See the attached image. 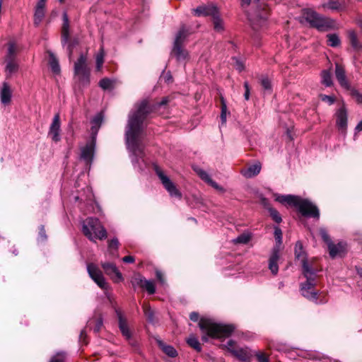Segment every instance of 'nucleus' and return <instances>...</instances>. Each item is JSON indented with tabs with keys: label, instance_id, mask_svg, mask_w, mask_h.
Wrapping results in <instances>:
<instances>
[{
	"label": "nucleus",
	"instance_id": "1",
	"mask_svg": "<svg viewBox=\"0 0 362 362\" xmlns=\"http://www.w3.org/2000/svg\"><path fill=\"white\" fill-rule=\"evenodd\" d=\"M155 110L148 98L134 104V110L128 116L125 136H139L144 131V122Z\"/></svg>",
	"mask_w": 362,
	"mask_h": 362
},
{
	"label": "nucleus",
	"instance_id": "2",
	"mask_svg": "<svg viewBox=\"0 0 362 362\" xmlns=\"http://www.w3.org/2000/svg\"><path fill=\"white\" fill-rule=\"evenodd\" d=\"M275 201L290 207H294L305 218H313L317 221L320 219L319 208L308 199L294 194H279L276 196Z\"/></svg>",
	"mask_w": 362,
	"mask_h": 362
},
{
	"label": "nucleus",
	"instance_id": "3",
	"mask_svg": "<svg viewBox=\"0 0 362 362\" xmlns=\"http://www.w3.org/2000/svg\"><path fill=\"white\" fill-rule=\"evenodd\" d=\"M199 327L205 334L202 337L203 342L209 341V337L214 339L228 338L235 329L233 324H223L214 322L209 318H201Z\"/></svg>",
	"mask_w": 362,
	"mask_h": 362
},
{
	"label": "nucleus",
	"instance_id": "4",
	"mask_svg": "<svg viewBox=\"0 0 362 362\" xmlns=\"http://www.w3.org/2000/svg\"><path fill=\"white\" fill-rule=\"evenodd\" d=\"M302 274L306 279L305 282L300 284L302 296L316 304L326 303L327 300L325 297L320 298L319 292L314 289L317 284V271L305 263V267H302Z\"/></svg>",
	"mask_w": 362,
	"mask_h": 362
},
{
	"label": "nucleus",
	"instance_id": "5",
	"mask_svg": "<svg viewBox=\"0 0 362 362\" xmlns=\"http://www.w3.org/2000/svg\"><path fill=\"white\" fill-rule=\"evenodd\" d=\"M303 13L310 26L319 32H327L337 28L334 19L324 16L312 8H304Z\"/></svg>",
	"mask_w": 362,
	"mask_h": 362
},
{
	"label": "nucleus",
	"instance_id": "6",
	"mask_svg": "<svg viewBox=\"0 0 362 362\" xmlns=\"http://www.w3.org/2000/svg\"><path fill=\"white\" fill-rule=\"evenodd\" d=\"M129 149L130 151L131 162L138 172H143L144 170V147L141 145L139 136H125Z\"/></svg>",
	"mask_w": 362,
	"mask_h": 362
},
{
	"label": "nucleus",
	"instance_id": "7",
	"mask_svg": "<svg viewBox=\"0 0 362 362\" xmlns=\"http://www.w3.org/2000/svg\"><path fill=\"white\" fill-rule=\"evenodd\" d=\"M82 232L90 241L95 243V240H105L107 238V232L98 218L88 217L86 219V223L83 224Z\"/></svg>",
	"mask_w": 362,
	"mask_h": 362
},
{
	"label": "nucleus",
	"instance_id": "8",
	"mask_svg": "<svg viewBox=\"0 0 362 362\" xmlns=\"http://www.w3.org/2000/svg\"><path fill=\"white\" fill-rule=\"evenodd\" d=\"M74 74L77 76L78 81L81 86L87 87L90 85V69L87 64V57L83 53H81L74 63Z\"/></svg>",
	"mask_w": 362,
	"mask_h": 362
},
{
	"label": "nucleus",
	"instance_id": "9",
	"mask_svg": "<svg viewBox=\"0 0 362 362\" xmlns=\"http://www.w3.org/2000/svg\"><path fill=\"white\" fill-rule=\"evenodd\" d=\"M63 25L62 28L61 42L63 47L66 45L69 59L72 57L74 49L78 45L79 40L77 37L69 39V21L67 13L64 11L62 15Z\"/></svg>",
	"mask_w": 362,
	"mask_h": 362
},
{
	"label": "nucleus",
	"instance_id": "10",
	"mask_svg": "<svg viewBox=\"0 0 362 362\" xmlns=\"http://www.w3.org/2000/svg\"><path fill=\"white\" fill-rule=\"evenodd\" d=\"M153 168L155 173L161 180V182L163 185L165 189L168 192L170 195L180 199L182 198V193L177 189L175 185L166 175L164 174L163 170L156 163H153Z\"/></svg>",
	"mask_w": 362,
	"mask_h": 362
},
{
	"label": "nucleus",
	"instance_id": "11",
	"mask_svg": "<svg viewBox=\"0 0 362 362\" xmlns=\"http://www.w3.org/2000/svg\"><path fill=\"white\" fill-rule=\"evenodd\" d=\"M131 284L134 290L139 287L146 290L149 294L156 293V286L154 282L151 280H147L139 273L134 274L131 279Z\"/></svg>",
	"mask_w": 362,
	"mask_h": 362
},
{
	"label": "nucleus",
	"instance_id": "12",
	"mask_svg": "<svg viewBox=\"0 0 362 362\" xmlns=\"http://www.w3.org/2000/svg\"><path fill=\"white\" fill-rule=\"evenodd\" d=\"M96 146V137L91 136L90 141H88L85 146L81 149L80 158L85 161L87 165H90L93 161Z\"/></svg>",
	"mask_w": 362,
	"mask_h": 362
},
{
	"label": "nucleus",
	"instance_id": "13",
	"mask_svg": "<svg viewBox=\"0 0 362 362\" xmlns=\"http://www.w3.org/2000/svg\"><path fill=\"white\" fill-rule=\"evenodd\" d=\"M87 271L90 277L100 288L107 290L109 288L108 284L103 276L102 272L95 264H88Z\"/></svg>",
	"mask_w": 362,
	"mask_h": 362
},
{
	"label": "nucleus",
	"instance_id": "14",
	"mask_svg": "<svg viewBox=\"0 0 362 362\" xmlns=\"http://www.w3.org/2000/svg\"><path fill=\"white\" fill-rule=\"evenodd\" d=\"M335 116L336 127L341 134L345 135L348 126V111L344 103L337 110Z\"/></svg>",
	"mask_w": 362,
	"mask_h": 362
},
{
	"label": "nucleus",
	"instance_id": "15",
	"mask_svg": "<svg viewBox=\"0 0 362 362\" xmlns=\"http://www.w3.org/2000/svg\"><path fill=\"white\" fill-rule=\"evenodd\" d=\"M219 8L213 3L202 4L192 9V13L197 17H211L215 16L219 13Z\"/></svg>",
	"mask_w": 362,
	"mask_h": 362
},
{
	"label": "nucleus",
	"instance_id": "16",
	"mask_svg": "<svg viewBox=\"0 0 362 362\" xmlns=\"http://www.w3.org/2000/svg\"><path fill=\"white\" fill-rule=\"evenodd\" d=\"M101 267L105 273L110 277L115 283H119L124 280L122 273L116 264L110 262H101Z\"/></svg>",
	"mask_w": 362,
	"mask_h": 362
},
{
	"label": "nucleus",
	"instance_id": "17",
	"mask_svg": "<svg viewBox=\"0 0 362 362\" xmlns=\"http://www.w3.org/2000/svg\"><path fill=\"white\" fill-rule=\"evenodd\" d=\"M61 122L59 113H57L52 119L48 131V136L51 137L52 141L58 143L61 141Z\"/></svg>",
	"mask_w": 362,
	"mask_h": 362
},
{
	"label": "nucleus",
	"instance_id": "18",
	"mask_svg": "<svg viewBox=\"0 0 362 362\" xmlns=\"http://www.w3.org/2000/svg\"><path fill=\"white\" fill-rule=\"evenodd\" d=\"M115 313L118 319V327L122 336L127 339L130 340L132 332L129 328L127 319L123 315L119 309L115 308Z\"/></svg>",
	"mask_w": 362,
	"mask_h": 362
},
{
	"label": "nucleus",
	"instance_id": "19",
	"mask_svg": "<svg viewBox=\"0 0 362 362\" xmlns=\"http://www.w3.org/2000/svg\"><path fill=\"white\" fill-rule=\"evenodd\" d=\"M279 258V248L278 245H276L272 249L268 265L269 269L274 276H276L279 272L278 261Z\"/></svg>",
	"mask_w": 362,
	"mask_h": 362
},
{
	"label": "nucleus",
	"instance_id": "20",
	"mask_svg": "<svg viewBox=\"0 0 362 362\" xmlns=\"http://www.w3.org/2000/svg\"><path fill=\"white\" fill-rule=\"evenodd\" d=\"M334 74L337 81L343 88L345 90L351 88V85L347 80L346 71L343 66L339 63H335Z\"/></svg>",
	"mask_w": 362,
	"mask_h": 362
},
{
	"label": "nucleus",
	"instance_id": "21",
	"mask_svg": "<svg viewBox=\"0 0 362 362\" xmlns=\"http://www.w3.org/2000/svg\"><path fill=\"white\" fill-rule=\"evenodd\" d=\"M170 55L174 56L177 62H182L189 58V52L184 46L178 45L177 42H173Z\"/></svg>",
	"mask_w": 362,
	"mask_h": 362
},
{
	"label": "nucleus",
	"instance_id": "22",
	"mask_svg": "<svg viewBox=\"0 0 362 362\" xmlns=\"http://www.w3.org/2000/svg\"><path fill=\"white\" fill-rule=\"evenodd\" d=\"M294 255L296 259L301 261L302 267H305V263H306V265H310L308 259V254L300 240H298L295 244Z\"/></svg>",
	"mask_w": 362,
	"mask_h": 362
},
{
	"label": "nucleus",
	"instance_id": "23",
	"mask_svg": "<svg viewBox=\"0 0 362 362\" xmlns=\"http://www.w3.org/2000/svg\"><path fill=\"white\" fill-rule=\"evenodd\" d=\"M346 244L344 242H339L337 244L332 243L329 245L328 249L331 258L344 256L346 252Z\"/></svg>",
	"mask_w": 362,
	"mask_h": 362
},
{
	"label": "nucleus",
	"instance_id": "24",
	"mask_svg": "<svg viewBox=\"0 0 362 362\" xmlns=\"http://www.w3.org/2000/svg\"><path fill=\"white\" fill-rule=\"evenodd\" d=\"M228 351L240 361L250 362L251 361L252 355L247 349L240 348L235 349L228 348Z\"/></svg>",
	"mask_w": 362,
	"mask_h": 362
},
{
	"label": "nucleus",
	"instance_id": "25",
	"mask_svg": "<svg viewBox=\"0 0 362 362\" xmlns=\"http://www.w3.org/2000/svg\"><path fill=\"white\" fill-rule=\"evenodd\" d=\"M12 92L9 84L6 82L2 83L0 91L1 102L4 105H8L11 101Z\"/></svg>",
	"mask_w": 362,
	"mask_h": 362
},
{
	"label": "nucleus",
	"instance_id": "26",
	"mask_svg": "<svg viewBox=\"0 0 362 362\" xmlns=\"http://www.w3.org/2000/svg\"><path fill=\"white\" fill-rule=\"evenodd\" d=\"M143 309L146 320L149 324L156 325L158 323V318L156 316V313L149 305L144 304L143 305Z\"/></svg>",
	"mask_w": 362,
	"mask_h": 362
},
{
	"label": "nucleus",
	"instance_id": "27",
	"mask_svg": "<svg viewBox=\"0 0 362 362\" xmlns=\"http://www.w3.org/2000/svg\"><path fill=\"white\" fill-rule=\"evenodd\" d=\"M103 326V317L102 315H99L97 317L90 319L87 322V327L93 329L95 333H98Z\"/></svg>",
	"mask_w": 362,
	"mask_h": 362
},
{
	"label": "nucleus",
	"instance_id": "28",
	"mask_svg": "<svg viewBox=\"0 0 362 362\" xmlns=\"http://www.w3.org/2000/svg\"><path fill=\"white\" fill-rule=\"evenodd\" d=\"M261 168L260 163H255L250 165L247 168L243 170L241 173L244 177L251 178L255 177L259 173Z\"/></svg>",
	"mask_w": 362,
	"mask_h": 362
},
{
	"label": "nucleus",
	"instance_id": "29",
	"mask_svg": "<svg viewBox=\"0 0 362 362\" xmlns=\"http://www.w3.org/2000/svg\"><path fill=\"white\" fill-rule=\"evenodd\" d=\"M119 242L117 238L115 237L107 242V250L109 255L113 258H117Z\"/></svg>",
	"mask_w": 362,
	"mask_h": 362
},
{
	"label": "nucleus",
	"instance_id": "30",
	"mask_svg": "<svg viewBox=\"0 0 362 362\" xmlns=\"http://www.w3.org/2000/svg\"><path fill=\"white\" fill-rule=\"evenodd\" d=\"M47 53L49 54V65L52 71L54 74H59L61 72V68L57 57L50 50L48 51Z\"/></svg>",
	"mask_w": 362,
	"mask_h": 362
},
{
	"label": "nucleus",
	"instance_id": "31",
	"mask_svg": "<svg viewBox=\"0 0 362 362\" xmlns=\"http://www.w3.org/2000/svg\"><path fill=\"white\" fill-rule=\"evenodd\" d=\"M157 342L158 346L170 358H175L176 356H177L178 353L177 350L174 348V346H173L172 345H168L161 340H158Z\"/></svg>",
	"mask_w": 362,
	"mask_h": 362
},
{
	"label": "nucleus",
	"instance_id": "32",
	"mask_svg": "<svg viewBox=\"0 0 362 362\" xmlns=\"http://www.w3.org/2000/svg\"><path fill=\"white\" fill-rule=\"evenodd\" d=\"M103 112H98L97 113L93 118L91 119V131H92V135H95L96 136V134H98V131L99 128L100 127L103 121Z\"/></svg>",
	"mask_w": 362,
	"mask_h": 362
},
{
	"label": "nucleus",
	"instance_id": "33",
	"mask_svg": "<svg viewBox=\"0 0 362 362\" xmlns=\"http://www.w3.org/2000/svg\"><path fill=\"white\" fill-rule=\"evenodd\" d=\"M321 83L325 87H331L334 85L331 69H323L320 73Z\"/></svg>",
	"mask_w": 362,
	"mask_h": 362
},
{
	"label": "nucleus",
	"instance_id": "34",
	"mask_svg": "<svg viewBox=\"0 0 362 362\" xmlns=\"http://www.w3.org/2000/svg\"><path fill=\"white\" fill-rule=\"evenodd\" d=\"M188 30L185 25H182L175 35L174 42H177L178 45L184 46V42L188 37Z\"/></svg>",
	"mask_w": 362,
	"mask_h": 362
},
{
	"label": "nucleus",
	"instance_id": "35",
	"mask_svg": "<svg viewBox=\"0 0 362 362\" xmlns=\"http://www.w3.org/2000/svg\"><path fill=\"white\" fill-rule=\"evenodd\" d=\"M186 343L192 349H194L197 352L202 351V346L198 338L194 334H191L189 337L186 339Z\"/></svg>",
	"mask_w": 362,
	"mask_h": 362
},
{
	"label": "nucleus",
	"instance_id": "36",
	"mask_svg": "<svg viewBox=\"0 0 362 362\" xmlns=\"http://www.w3.org/2000/svg\"><path fill=\"white\" fill-rule=\"evenodd\" d=\"M349 39L350 45L354 50L358 51L362 49V44L358 40L357 35L354 31L349 32Z\"/></svg>",
	"mask_w": 362,
	"mask_h": 362
},
{
	"label": "nucleus",
	"instance_id": "37",
	"mask_svg": "<svg viewBox=\"0 0 362 362\" xmlns=\"http://www.w3.org/2000/svg\"><path fill=\"white\" fill-rule=\"evenodd\" d=\"M45 16V9L35 8L33 16V24L38 27Z\"/></svg>",
	"mask_w": 362,
	"mask_h": 362
},
{
	"label": "nucleus",
	"instance_id": "38",
	"mask_svg": "<svg viewBox=\"0 0 362 362\" xmlns=\"http://www.w3.org/2000/svg\"><path fill=\"white\" fill-rule=\"evenodd\" d=\"M327 45L332 47H337L341 45V40L336 33H329L327 35Z\"/></svg>",
	"mask_w": 362,
	"mask_h": 362
},
{
	"label": "nucleus",
	"instance_id": "39",
	"mask_svg": "<svg viewBox=\"0 0 362 362\" xmlns=\"http://www.w3.org/2000/svg\"><path fill=\"white\" fill-rule=\"evenodd\" d=\"M214 23V29L217 32H221L224 30L223 22L221 18L220 12L218 13L215 16L212 18Z\"/></svg>",
	"mask_w": 362,
	"mask_h": 362
},
{
	"label": "nucleus",
	"instance_id": "40",
	"mask_svg": "<svg viewBox=\"0 0 362 362\" xmlns=\"http://www.w3.org/2000/svg\"><path fill=\"white\" fill-rule=\"evenodd\" d=\"M67 354L65 351H61L57 352L49 359V362H66Z\"/></svg>",
	"mask_w": 362,
	"mask_h": 362
},
{
	"label": "nucleus",
	"instance_id": "41",
	"mask_svg": "<svg viewBox=\"0 0 362 362\" xmlns=\"http://www.w3.org/2000/svg\"><path fill=\"white\" fill-rule=\"evenodd\" d=\"M267 211L269 213V216L272 218V220L276 223H280L282 222V218L279 212L274 207L269 206L267 208Z\"/></svg>",
	"mask_w": 362,
	"mask_h": 362
},
{
	"label": "nucleus",
	"instance_id": "42",
	"mask_svg": "<svg viewBox=\"0 0 362 362\" xmlns=\"http://www.w3.org/2000/svg\"><path fill=\"white\" fill-rule=\"evenodd\" d=\"M260 84L264 90L272 93V84L270 78L267 76H262L260 78Z\"/></svg>",
	"mask_w": 362,
	"mask_h": 362
},
{
	"label": "nucleus",
	"instance_id": "43",
	"mask_svg": "<svg viewBox=\"0 0 362 362\" xmlns=\"http://www.w3.org/2000/svg\"><path fill=\"white\" fill-rule=\"evenodd\" d=\"M221 120L222 124H225L226 122V114H227V105L225 98L221 96Z\"/></svg>",
	"mask_w": 362,
	"mask_h": 362
},
{
	"label": "nucleus",
	"instance_id": "44",
	"mask_svg": "<svg viewBox=\"0 0 362 362\" xmlns=\"http://www.w3.org/2000/svg\"><path fill=\"white\" fill-rule=\"evenodd\" d=\"M322 7L328 8L332 11H339L341 9V4L337 1H329L327 3L322 4Z\"/></svg>",
	"mask_w": 362,
	"mask_h": 362
},
{
	"label": "nucleus",
	"instance_id": "45",
	"mask_svg": "<svg viewBox=\"0 0 362 362\" xmlns=\"http://www.w3.org/2000/svg\"><path fill=\"white\" fill-rule=\"evenodd\" d=\"M346 90L349 91L350 95L356 100L357 103L362 104V94L358 90L351 86V88Z\"/></svg>",
	"mask_w": 362,
	"mask_h": 362
},
{
	"label": "nucleus",
	"instance_id": "46",
	"mask_svg": "<svg viewBox=\"0 0 362 362\" xmlns=\"http://www.w3.org/2000/svg\"><path fill=\"white\" fill-rule=\"evenodd\" d=\"M113 81L109 78H103L99 81V86L103 90H109L112 88Z\"/></svg>",
	"mask_w": 362,
	"mask_h": 362
},
{
	"label": "nucleus",
	"instance_id": "47",
	"mask_svg": "<svg viewBox=\"0 0 362 362\" xmlns=\"http://www.w3.org/2000/svg\"><path fill=\"white\" fill-rule=\"evenodd\" d=\"M104 63V51L103 49L101 48L100 52L98 53L96 56V71H100L102 68V66Z\"/></svg>",
	"mask_w": 362,
	"mask_h": 362
},
{
	"label": "nucleus",
	"instance_id": "48",
	"mask_svg": "<svg viewBox=\"0 0 362 362\" xmlns=\"http://www.w3.org/2000/svg\"><path fill=\"white\" fill-rule=\"evenodd\" d=\"M320 235L322 240L327 245V247L333 243L329 235L325 228H321L320 230Z\"/></svg>",
	"mask_w": 362,
	"mask_h": 362
},
{
	"label": "nucleus",
	"instance_id": "49",
	"mask_svg": "<svg viewBox=\"0 0 362 362\" xmlns=\"http://www.w3.org/2000/svg\"><path fill=\"white\" fill-rule=\"evenodd\" d=\"M274 238L277 245H280L282 243V230L278 226H274Z\"/></svg>",
	"mask_w": 362,
	"mask_h": 362
},
{
	"label": "nucleus",
	"instance_id": "50",
	"mask_svg": "<svg viewBox=\"0 0 362 362\" xmlns=\"http://www.w3.org/2000/svg\"><path fill=\"white\" fill-rule=\"evenodd\" d=\"M47 240V235L44 225H40L39 227V233L37 236V241L45 242Z\"/></svg>",
	"mask_w": 362,
	"mask_h": 362
},
{
	"label": "nucleus",
	"instance_id": "51",
	"mask_svg": "<svg viewBox=\"0 0 362 362\" xmlns=\"http://www.w3.org/2000/svg\"><path fill=\"white\" fill-rule=\"evenodd\" d=\"M169 103V98L168 97H163L160 102L151 103L153 109L155 110V112L158 111V110L164 105H166Z\"/></svg>",
	"mask_w": 362,
	"mask_h": 362
},
{
	"label": "nucleus",
	"instance_id": "52",
	"mask_svg": "<svg viewBox=\"0 0 362 362\" xmlns=\"http://www.w3.org/2000/svg\"><path fill=\"white\" fill-rule=\"evenodd\" d=\"M320 98L322 101L327 103L329 105H333L336 101V98L334 95L320 94Z\"/></svg>",
	"mask_w": 362,
	"mask_h": 362
},
{
	"label": "nucleus",
	"instance_id": "53",
	"mask_svg": "<svg viewBox=\"0 0 362 362\" xmlns=\"http://www.w3.org/2000/svg\"><path fill=\"white\" fill-rule=\"evenodd\" d=\"M232 60L235 62V68L239 72H242L245 69L243 62L237 57H233Z\"/></svg>",
	"mask_w": 362,
	"mask_h": 362
},
{
	"label": "nucleus",
	"instance_id": "54",
	"mask_svg": "<svg viewBox=\"0 0 362 362\" xmlns=\"http://www.w3.org/2000/svg\"><path fill=\"white\" fill-rule=\"evenodd\" d=\"M18 65L13 62V61H9L7 62L6 66V71L8 72L10 74L18 70Z\"/></svg>",
	"mask_w": 362,
	"mask_h": 362
},
{
	"label": "nucleus",
	"instance_id": "55",
	"mask_svg": "<svg viewBox=\"0 0 362 362\" xmlns=\"http://www.w3.org/2000/svg\"><path fill=\"white\" fill-rule=\"evenodd\" d=\"M250 240V236L247 234H241L238 235L235 242L237 243L247 244Z\"/></svg>",
	"mask_w": 362,
	"mask_h": 362
},
{
	"label": "nucleus",
	"instance_id": "56",
	"mask_svg": "<svg viewBox=\"0 0 362 362\" xmlns=\"http://www.w3.org/2000/svg\"><path fill=\"white\" fill-rule=\"evenodd\" d=\"M255 356L257 357L258 362H269V361L268 356L264 353L257 351V352H256Z\"/></svg>",
	"mask_w": 362,
	"mask_h": 362
},
{
	"label": "nucleus",
	"instance_id": "57",
	"mask_svg": "<svg viewBox=\"0 0 362 362\" xmlns=\"http://www.w3.org/2000/svg\"><path fill=\"white\" fill-rule=\"evenodd\" d=\"M205 182H206L216 189H218L221 192L224 191V189L222 187H221L216 181L212 180L211 177H209V180H207Z\"/></svg>",
	"mask_w": 362,
	"mask_h": 362
},
{
	"label": "nucleus",
	"instance_id": "58",
	"mask_svg": "<svg viewBox=\"0 0 362 362\" xmlns=\"http://www.w3.org/2000/svg\"><path fill=\"white\" fill-rule=\"evenodd\" d=\"M195 170L197 173L199 177L204 182H206L207 180H209L210 175L204 170L199 168Z\"/></svg>",
	"mask_w": 362,
	"mask_h": 362
},
{
	"label": "nucleus",
	"instance_id": "59",
	"mask_svg": "<svg viewBox=\"0 0 362 362\" xmlns=\"http://www.w3.org/2000/svg\"><path fill=\"white\" fill-rule=\"evenodd\" d=\"M243 86L245 88L244 98L245 100H248L250 99V88L248 81H245L243 83Z\"/></svg>",
	"mask_w": 362,
	"mask_h": 362
},
{
	"label": "nucleus",
	"instance_id": "60",
	"mask_svg": "<svg viewBox=\"0 0 362 362\" xmlns=\"http://www.w3.org/2000/svg\"><path fill=\"white\" fill-rule=\"evenodd\" d=\"M67 134H69L71 138L74 136V130L73 127V122L71 121L69 122L68 126L66 127Z\"/></svg>",
	"mask_w": 362,
	"mask_h": 362
},
{
	"label": "nucleus",
	"instance_id": "61",
	"mask_svg": "<svg viewBox=\"0 0 362 362\" xmlns=\"http://www.w3.org/2000/svg\"><path fill=\"white\" fill-rule=\"evenodd\" d=\"M156 276L157 279L159 281V282L161 284H165V279H164L163 275V274H162V272L160 271L156 270Z\"/></svg>",
	"mask_w": 362,
	"mask_h": 362
},
{
	"label": "nucleus",
	"instance_id": "62",
	"mask_svg": "<svg viewBox=\"0 0 362 362\" xmlns=\"http://www.w3.org/2000/svg\"><path fill=\"white\" fill-rule=\"evenodd\" d=\"M199 314L197 312L194 311L189 314V319L193 322H197L199 320Z\"/></svg>",
	"mask_w": 362,
	"mask_h": 362
},
{
	"label": "nucleus",
	"instance_id": "63",
	"mask_svg": "<svg viewBox=\"0 0 362 362\" xmlns=\"http://www.w3.org/2000/svg\"><path fill=\"white\" fill-rule=\"evenodd\" d=\"M47 0H37L35 8L45 9Z\"/></svg>",
	"mask_w": 362,
	"mask_h": 362
},
{
	"label": "nucleus",
	"instance_id": "64",
	"mask_svg": "<svg viewBox=\"0 0 362 362\" xmlns=\"http://www.w3.org/2000/svg\"><path fill=\"white\" fill-rule=\"evenodd\" d=\"M122 261L124 262V263H128V264H132V263H134V261H135V258L133 256H131V255H129V256H125L122 258Z\"/></svg>",
	"mask_w": 362,
	"mask_h": 362
}]
</instances>
